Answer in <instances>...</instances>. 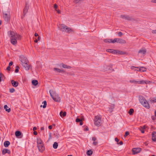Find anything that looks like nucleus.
<instances>
[{
	"label": "nucleus",
	"instance_id": "obj_1",
	"mask_svg": "<svg viewBox=\"0 0 156 156\" xmlns=\"http://www.w3.org/2000/svg\"><path fill=\"white\" fill-rule=\"evenodd\" d=\"M8 34L10 38L11 42L13 45H15L17 44V40H20L21 38V36L20 35H18L13 31H9Z\"/></svg>",
	"mask_w": 156,
	"mask_h": 156
},
{
	"label": "nucleus",
	"instance_id": "obj_2",
	"mask_svg": "<svg viewBox=\"0 0 156 156\" xmlns=\"http://www.w3.org/2000/svg\"><path fill=\"white\" fill-rule=\"evenodd\" d=\"M20 61L22 63V64L25 69L27 70H29L30 66L28 65V61L27 58L25 57L23 55L20 56Z\"/></svg>",
	"mask_w": 156,
	"mask_h": 156
},
{
	"label": "nucleus",
	"instance_id": "obj_3",
	"mask_svg": "<svg viewBox=\"0 0 156 156\" xmlns=\"http://www.w3.org/2000/svg\"><path fill=\"white\" fill-rule=\"evenodd\" d=\"M139 101L140 103L145 108L149 109L150 106L145 98L142 96H139Z\"/></svg>",
	"mask_w": 156,
	"mask_h": 156
},
{
	"label": "nucleus",
	"instance_id": "obj_4",
	"mask_svg": "<svg viewBox=\"0 0 156 156\" xmlns=\"http://www.w3.org/2000/svg\"><path fill=\"white\" fill-rule=\"evenodd\" d=\"M60 30L69 33L73 31L72 29L68 27L65 24H62L61 26Z\"/></svg>",
	"mask_w": 156,
	"mask_h": 156
},
{
	"label": "nucleus",
	"instance_id": "obj_5",
	"mask_svg": "<svg viewBox=\"0 0 156 156\" xmlns=\"http://www.w3.org/2000/svg\"><path fill=\"white\" fill-rule=\"evenodd\" d=\"M94 124L96 126H99L101 124V118L99 116L97 115L94 117Z\"/></svg>",
	"mask_w": 156,
	"mask_h": 156
},
{
	"label": "nucleus",
	"instance_id": "obj_6",
	"mask_svg": "<svg viewBox=\"0 0 156 156\" xmlns=\"http://www.w3.org/2000/svg\"><path fill=\"white\" fill-rule=\"evenodd\" d=\"M120 17L128 21H132L134 20L132 16L128 15H121L120 16Z\"/></svg>",
	"mask_w": 156,
	"mask_h": 156
},
{
	"label": "nucleus",
	"instance_id": "obj_7",
	"mask_svg": "<svg viewBox=\"0 0 156 156\" xmlns=\"http://www.w3.org/2000/svg\"><path fill=\"white\" fill-rule=\"evenodd\" d=\"M3 16L6 22H8L9 21H10V16L9 12H8V13L3 12Z\"/></svg>",
	"mask_w": 156,
	"mask_h": 156
},
{
	"label": "nucleus",
	"instance_id": "obj_8",
	"mask_svg": "<svg viewBox=\"0 0 156 156\" xmlns=\"http://www.w3.org/2000/svg\"><path fill=\"white\" fill-rule=\"evenodd\" d=\"M112 42L113 43L117 42L120 44H125L126 42V41L124 40L117 38H115L113 40H112Z\"/></svg>",
	"mask_w": 156,
	"mask_h": 156
},
{
	"label": "nucleus",
	"instance_id": "obj_9",
	"mask_svg": "<svg viewBox=\"0 0 156 156\" xmlns=\"http://www.w3.org/2000/svg\"><path fill=\"white\" fill-rule=\"evenodd\" d=\"M141 150V149L140 148H134L132 149V151L133 154H137L140 152Z\"/></svg>",
	"mask_w": 156,
	"mask_h": 156
},
{
	"label": "nucleus",
	"instance_id": "obj_10",
	"mask_svg": "<svg viewBox=\"0 0 156 156\" xmlns=\"http://www.w3.org/2000/svg\"><path fill=\"white\" fill-rule=\"evenodd\" d=\"M53 100L56 102H59L60 101L61 98L58 95L56 94H55V97L54 98H53Z\"/></svg>",
	"mask_w": 156,
	"mask_h": 156
},
{
	"label": "nucleus",
	"instance_id": "obj_11",
	"mask_svg": "<svg viewBox=\"0 0 156 156\" xmlns=\"http://www.w3.org/2000/svg\"><path fill=\"white\" fill-rule=\"evenodd\" d=\"M37 147L39 151L40 152H42L44 150V147L42 144L37 145Z\"/></svg>",
	"mask_w": 156,
	"mask_h": 156
},
{
	"label": "nucleus",
	"instance_id": "obj_12",
	"mask_svg": "<svg viewBox=\"0 0 156 156\" xmlns=\"http://www.w3.org/2000/svg\"><path fill=\"white\" fill-rule=\"evenodd\" d=\"M49 92L51 97L53 99L55 98V94H56V93L55 92H54L53 90H50Z\"/></svg>",
	"mask_w": 156,
	"mask_h": 156
},
{
	"label": "nucleus",
	"instance_id": "obj_13",
	"mask_svg": "<svg viewBox=\"0 0 156 156\" xmlns=\"http://www.w3.org/2000/svg\"><path fill=\"white\" fill-rule=\"evenodd\" d=\"M49 92L51 97L53 99L55 98V94H56V93L55 92H54L53 90H50Z\"/></svg>",
	"mask_w": 156,
	"mask_h": 156
},
{
	"label": "nucleus",
	"instance_id": "obj_14",
	"mask_svg": "<svg viewBox=\"0 0 156 156\" xmlns=\"http://www.w3.org/2000/svg\"><path fill=\"white\" fill-rule=\"evenodd\" d=\"M106 51L110 53L113 54H116V50L112 49H107Z\"/></svg>",
	"mask_w": 156,
	"mask_h": 156
},
{
	"label": "nucleus",
	"instance_id": "obj_15",
	"mask_svg": "<svg viewBox=\"0 0 156 156\" xmlns=\"http://www.w3.org/2000/svg\"><path fill=\"white\" fill-rule=\"evenodd\" d=\"M11 83H12V86L15 87H17L18 85V83L17 81H15L13 80H12L11 81Z\"/></svg>",
	"mask_w": 156,
	"mask_h": 156
},
{
	"label": "nucleus",
	"instance_id": "obj_16",
	"mask_svg": "<svg viewBox=\"0 0 156 156\" xmlns=\"http://www.w3.org/2000/svg\"><path fill=\"white\" fill-rule=\"evenodd\" d=\"M152 140L154 141H156V132L153 131L152 133Z\"/></svg>",
	"mask_w": 156,
	"mask_h": 156
},
{
	"label": "nucleus",
	"instance_id": "obj_17",
	"mask_svg": "<svg viewBox=\"0 0 156 156\" xmlns=\"http://www.w3.org/2000/svg\"><path fill=\"white\" fill-rule=\"evenodd\" d=\"M126 53L125 51H119L118 50H116V54L121 55H124L126 54Z\"/></svg>",
	"mask_w": 156,
	"mask_h": 156
},
{
	"label": "nucleus",
	"instance_id": "obj_18",
	"mask_svg": "<svg viewBox=\"0 0 156 156\" xmlns=\"http://www.w3.org/2000/svg\"><path fill=\"white\" fill-rule=\"evenodd\" d=\"M146 50L145 49H142L139 51L138 53L143 55H145L146 54Z\"/></svg>",
	"mask_w": 156,
	"mask_h": 156
},
{
	"label": "nucleus",
	"instance_id": "obj_19",
	"mask_svg": "<svg viewBox=\"0 0 156 156\" xmlns=\"http://www.w3.org/2000/svg\"><path fill=\"white\" fill-rule=\"evenodd\" d=\"M28 9L29 7L28 6H27V5L26 4L23 10V13L24 14V15H25L27 12Z\"/></svg>",
	"mask_w": 156,
	"mask_h": 156
},
{
	"label": "nucleus",
	"instance_id": "obj_20",
	"mask_svg": "<svg viewBox=\"0 0 156 156\" xmlns=\"http://www.w3.org/2000/svg\"><path fill=\"white\" fill-rule=\"evenodd\" d=\"M10 142L8 141H6L4 143V145L5 147H8L10 144Z\"/></svg>",
	"mask_w": 156,
	"mask_h": 156
},
{
	"label": "nucleus",
	"instance_id": "obj_21",
	"mask_svg": "<svg viewBox=\"0 0 156 156\" xmlns=\"http://www.w3.org/2000/svg\"><path fill=\"white\" fill-rule=\"evenodd\" d=\"M15 134L16 137H18L21 135L22 133L20 131H17L16 132Z\"/></svg>",
	"mask_w": 156,
	"mask_h": 156
},
{
	"label": "nucleus",
	"instance_id": "obj_22",
	"mask_svg": "<svg viewBox=\"0 0 156 156\" xmlns=\"http://www.w3.org/2000/svg\"><path fill=\"white\" fill-rule=\"evenodd\" d=\"M8 107L7 105H4V109L5 110V111L8 112H9L11 111V109L10 108L8 109Z\"/></svg>",
	"mask_w": 156,
	"mask_h": 156
},
{
	"label": "nucleus",
	"instance_id": "obj_23",
	"mask_svg": "<svg viewBox=\"0 0 156 156\" xmlns=\"http://www.w3.org/2000/svg\"><path fill=\"white\" fill-rule=\"evenodd\" d=\"M147 84V81L142 80L140 81H138V84Z\"/></svg>",
	"mask_w": 156,
	"mask_h": 156
},
{
	"label": "nucleus",
	"instance_id": "obj_24",
	"mask_svg": "<svg viewBox=\"0 0 156 156\" xmlns=\"http://www.w3.org/2000/svg\"><path fill=\"white\" fill-rule=\"evenodd\" d=\"M66 112H63L62 111H61L60 112V115L61 117H65L66 115Z\"/></svg>",
	"mask_w": 156,
	"mask_h": 156
},
{
	"label": "nucleus",
	"instance_id": "obj_25",
	"mask_svg": "<svg viewBox=\"0 0 156 156\" xmlns=\"http://www.w3.org/2000/svg\"><path fill=\"white\" fill-rule=\"evenodd\" d=\"M92 154L93 151L91 150H88L87 151L86 154L88 156H90Z\"/></svg>",
	"mask_w": 156,
	"mask_h": 156
},
{
	"label": "nucleus",
	"instance_id": "obj_26",
	"mask_svg": "<svg viewBox=\"0 0 156 156\" xmlns=\"http://www.w3.org/2000/svg\"><path fill=\"white\" fill-rule=\"evenodd\" d=\"M62 66L64 68L70 69L71 67L69 66H67L63 63L62 64Z\"/></svg>",
	"mask_w": 156,
	"mask_h": 156
},
{
	"label": "nucleus",
	"instance_id": "obj_27",
	"mask_svg": "<svg viewBox=\"0 0 156 156\" xmlns=\"http://www.w3.org/2000/svg\"><path fill=\"white\" fill-rule=\"evenodd\" d=\"M32 84L34 86H36L38 83V81L36 80H33L32 81Z\"/></svg>",
	"mask_w": 156,
	"mask_h": 156
},
{
	"label": "nucleus",
	"instance_id": "obj_28",
	"mask_svg": "<svg viewBox=\"0 0 156 156\" xmlns=\"http://www.w3.org/2000/svg\"><path fill=\"white\" fill-rule=\"evenodd\" d=\"M139 70L140 71L144 72L146 71V69L144 67H141L139 69Z\"/></svg>",
	"mask_w": 156,
	"mask_h": 156
},
{
	"label": "nucleus",
	"instance_id": "obj_29",
	"mask_svg": "<svg viewBox=\"0 0 156 156\" xmlns=\"http://www.w3.org/2000/svg\"><path fill=\"white\" fill-rule=\"evenodd\" d=\"M104 42L106 43H112V39H104Z\"/></svg>",
	"mask_w": 156,
	"mask_h": 156
},
{
	"label": "nucleus",
	"instance_id": "obj_30",
	"mask_svg": "<svg viewBox=\"0 0 156 156\" xmlns=\"http://www.w3.org/2000/svg\"><path fill=\"white\" fill-rule=\"evenodd\" d=\"M58 146V143L56 142H55L53 145V148L55 149H57V148Z\"/></svg>",
	"mask_w": 156,
	"mask_h": 156
},
{
	"label": "nucleus",
	"instance_id": "obj_31",
	"mask_svg": "<svg viewBox=\"0 0 156 156\" xmlns=\"http://www.w3.org/2000/svg\"><path fill=\"white\" fill-rule=\"evenodd\" d=\"M134 110L133 108H131L129 109V111L128 112V113L130 115H132L133 114V113L134 112Z\"/></svg>",
	"mask_w": 156,
	"mask_h": 156
},
{
	"label": "nucleus",
	"instance_id": "obj_32",
	"mask_svg": "<svg viewBox=\"0 0 156 156\" xmlns=\"http://www.w3.org/2000/svg\"><path fill=\"white\" fill-rule=\"evenodd\" d=\"M7 149L5 148L2 151V154L5 155L7 153Z\"/></svg>",
	"mask_w": 156,
	"mask_h": 156
},
{
	"label": "nucleus",
	"instance_id": "obj_33",
	"mask_svg": "<svg viewBox=\"0 0 156 156\" xmlns=\"http://www.w3.org/2000/svg\"><path fill=\"white\" fill-rule=\"evenodd\" d=\"M42 104H44V105L43 106V108H45L47 105V102L46 101H44L43 102Z\"/></svg>",
	"mask_w": 156,
	"mask_h": 156
},
{
	"label": "nucleus",
	"instance_id": "obj_34",
	"mask_svg": "<svg viewBox=\"0 0 156 156\" xmlns=\"http://www.w3.org/2000/svg\"><path fill=\"white\" fill-rule=\"evenodd\" d=\"M138 81H136L134 80H130L129 81V82L131 83H134L135 84L137 83L138 84Z\"/></svg>",
	"mask_w": 156,
	"mask_h": 156
},
{
	"label": "nucleus",
	"instance_id": "obj_35",
	"mask_svg": "<svg viewBox=\"0 0 156 156\" xmlns=\"http://www.w3.org/2000/svg\"><path fill=\"white\" fill-rule=\"evenodd\" d=\"M54 71H56L58 72L59 73H61V69H59L58 68H54Z\"/></svg>",
	"mask_w": 156,
	"mask_h": 156
},
{
	"label": "nucleus",
	"instance_id": "obj_36",
	"mask_svg": "<svg viewBox=\"0 0 156 156\" xmlns=\"http://www.w3.org/2000/svg\"><path fill=\"white\" fill-rule=\"evenodd\" d=\"M82 120V119H80L79 118L77 117L76 119V122H80Z\"/></svg>",
	"mask_w": 156,
	"mask_h": 156
},
{
	"label": "nucleus",
	"instance_id": "obj_37",
	"mask_svg": "<svg viewBox=\"0 0 156 156\" xmlns=\"http://www.w3.org/2000/svg\"><path fill=\"white\" fill-rule=\"evenodd\" d=\"M15 91V89L14 88H10L9 89V92L11 93H13Z\"/></svg>",
	"mask_w": 156,
	"mask_h": 156
},
{
	"label": "nucleus",
	"instance_id": "obj_38",
	"mask_svg": "<svg viewBox=\"0 0 156 156\" xmlns=\"http://www.w3.org/2000/svg\"><path fill=\"white\" fill-rule=\"evenodd\" d=\"M19 67L18 66H16V68L15 70V72L16 73H17L19 71Z\"/></svg>",
	"mask_w": 156,
	"mask_h": 156
},
{
	"label": "nucleus",
	"instance_id": "obj_39",
	"mask_svg": "<svg viewBox=\"0 0 156 156\" xmlns=\"http://www.w3.org/2000/svg\"><path fill=\"white\" fill-rule=\"evenodd\" d=\"M54 135L55 136V137H56L57 138H58L59 136H60V135L57 133H54Z\"/></svg>",
	"mask_w": 156,
	"mask_h": 156
},
{
	"label": "nucleus",
	"instance_id": "obj_40",
	"mask_svg": "<svg viewBox=\"0 0 156 156\" xmlns=\"http://www.w3.org/2000/svg\"><path fill=\"white\" fill-rule=\"evenodd\" d=\"M152 102L155 103L156 102V97L153 98L151 100Z\"/></svg>",
	"mask_w": 156,
	"mask_h": 156
},
{
	"label": "nucleus",
	"instance_id": "obj_41",
	"mask_svg": "<svg viewBox=\"0 0 156 156\" xmlns=\"http://www.w3.org/2000/svg\"><path fill=\"white\" fill-rule=\"evenodd\" d=\"M139 67H135L134 66H132L131 67V69H134L135 70H136V69H136V68L139 69Z\"/></svg>",
	"mask_w": 156,
	"mask_h": 156
},
{
	"label": "nucleus",
	"instance_id": "obj_42",
	"mask_svg": "<svg viewBox=\"0 0 156 156\" xmlns=\"http://www.w3.org/2000/svg\"><path fill=\"white\" fill-rule=\"evenodd\" d=\"M42 143V141L41 139L38 140L37 141V145L41 144Z\"/></svg>",
	"mask_w": 156,
	"mask_h": 156
},
{
	"label": "nucleus",
	"instance_id": "obj_43",
	"mask_svg": "<svg viewBox=\"0 0 156 156\" xmlns=\"http://www.w3.org/2000/svg\"><path fill=\"white\" fill-rule=\"evenodd\" d=\"M129 132L127 131H126L125 133V134L124 135V137H126V136H127L129 134Z\"/></svg>",
	"mask_w": 156,
	"mask_h": 156
},
{
	"label": "nucleus",
	"instance_id": "obj_44",
	"mask_svg": "<svg viewBox=\"0 0 156 156\" xmlns=\"http://www.w3.org/2000/svg\"><path fill=\"white\" fill-rule=\"evenodd\" d=\"M58 6L57 4H55L54 5V9H55V10L58 9Z\"/></svg>",
	"mask_w": 156,
	"mask_h": 156
},
{
	"label": "nucleus",
	"instance_id": "obj_45",
	"mask_svg": "<svg viewBox=\"0 0 156 156\" xmlns=\"http://www.w3.org/2000/svg\"><path fill=\"white\" fill-rule=\"evenodd\" d=\"M118 34L119 36L121 37L122 35L123 34L122 32H119L118 33Z\"/></svg>",
	"mask_w": 156,
	"mask_h": 156
},
{
	"label": "nucleus",
	"instance_id": "obj_46",
	"mask_svg": "<svg viewBox=\"0 0 156 156\" xmlns=\"http://www.w3.org/2000/svg\"><path fill=\"white\" fill-rule=\"evenodd\" d=\"M58 13V14H60L61 13V11L58 9H56V10H55Z\"/></svg>",
	"mask_w": 156,
	"mask_h": 156
},
{
	"label": "nucleus",
	"instance_id": "obj_47",
	"mask_svg": "<svg viewBox=\"0 0 156 156\" xmlns=\"http://www.w3.org/2000/svg\"><path fill=\"white\" fill-rule=\"evenodd\" d=\"M51 133H49V137L48 140H50V139H51Z\"/></svg>",
	"mask_w": 156,
	"mask_h": 156
},
{
	"label": "nucleus",
	"instance_id": "obj_48",
	"mask_svg": "<svg viewBox=\"0 0 156 156\" xmlns=\"http://www.w3.org/2000/svg\"><path fill=\"white\" fill-rule=\"evenodd\" d=\"M13 64V62H10L9 63V66H11L12 64Z\"/></svg>",
	"mask_w": 156,
	"mask_h": 156
},
{
	"label": "nucleus",
	"instance_id": "obj_49",
	"mask_svg": "<svg viewBox=\"0 0 156 156\" xmlns=\"http://www.w3.org/2000/svg\"><path fill=\"white\" fill-rule=\"evenodd\" d=\"M92 140L95 141L96 140V138L95 137H93L92 138Z\"/></svg>",
	"mask_w": 156,
	"mask_h": 156
},
{
	"label": "nucleus",
	"instance_id": "obj_50",
	"mask_svg": "<svg viewBox=\"0 0 156 156\" xmlns=\"http://www.w3.org/2000/svg\"><path fill=\"white\" fill-rule=\"evenodd\" d=\"M11 69V67H10V66H9L7 67V69H6L8 70V71H9L10 70V69Z\"/></svg>",
	"mask_w": 156,
	"mask_h": 156
},
{
	"label": "nucleus",
	"instance_id": "obj_51",
	"mask_svg": "<svg viewBox=\"0 0 156 156\" xmlns=\"http://www.w3.org/2000/svg\"><path fill=\"white\" fill-rule=\"evenodd\" d=\"M98 144V142H97V141H94L93 143V144L94 145H96Z\"/></svg>",
	"mask_w": 156,
	"mask_h": 156
},
{
	"label": "nucleus",
	"instance_id": "obj_52",
	"mask_svg": "<svg viewBox=\"0 0 156 156\" xmlns=\"http://www.w3.org/2000/svg\"><path fill=\"white\" fill-rule=\"evenodd\" d=\"M48 128L50 129H51L52 128V126L51 125H50L48 126Z\"/></svg>",
	"mask_w": 156,
	"mask_h": 156
},
{
	"label": "nucleus",
	"instance_id": "obj_53",
	"mask_svg": "<svg viewBox=\"0 0 156 156\" xmlns=\"http://www.w3.org/2000/svg\"><path fill=\"white\" fill-rule=\"evenodd\" d=\"M152 33L153 34H156V30H153Z\"/></svg>",
	"mask_w": 156,
	"mask_h": 156
},
{
	"label": "nucleus",
	"instance_id": "obj_54",
	"mask_svg": "<svg viewBox=\"0 0 156 156\" xmlns=\"http://www.w3.org/2000/svg\"><path fill=\"white\" fill-rule=\"evenodd\" d=\"M33 133L34 135H37V132L36 131H34Z\"/></svg>",
	"mask_w": 156,
	"mask_h": 156
},
{
	"label": "nucleus",
	"instance_id": "obj_55",
	"mask_svg": "<svg viewBox=\"0 0 156 156\" xmlns=\"http://www.w3.org/2000/svg\"><path fill=\"white\" fill-rule=\"evenodd\" d=\"M151 119L153 120H154L155 119V118L154 116H151Z\"/></svg>",
	"mask_w": 156,
	"mask_h": 156
},
{
	"label": "nucleus",
	"instance_id": "obj_56",
	"mask_svg": "<svg viewBox=\"0 0 156 156\" xmlns=\"http://www.w3.org/2000/svg\"><path fill=\"white\" fill-rule=\"evenodd\" d=\"M115 140L116 141L118 142L119 141V140L116 137L115 138Z\"/></svg>",
	"mask_w": 156,
	"mask_h": 156
},
{
	"label": "nucleus",
	"instance_id": "obj_57",
	"mask_svg": "<svg viewBox=\"0 0 156 156\" xmlns=\"http://www.w3.org/2000/svg\"><path fill=\"white\" fill-rule=\"evenodd\" d=\"M83 124V120H82L80 122V125L81 126Z\"/></svg>",
	"mask_w": 156,
	"mask_h": 156
},
{
	"label": "nucleus",
	"instance_id": "obj_58",
	"mask_svg": "<svg viewBox=\"0 0 156 156\" xmlns=\"http://www.w3.org/2000/svg\"><path fill=\"white\" fill-rule=\"evenodd\" d=\"M0 76L5 77V76L1 73H0Z\"/></svg>",
	"mask_w": 156,
	"mask_h": 156
},
{
	"label": "nucleus",
	"instance_id": "obj_59",
	"mask_svg": "<svg viewBox=\"0 0 156 156\" xmlns=\"http://www.w3.org/2000/svg\"><path fill=\"white\" fill-rule=\"evenodd\" d=\"M37 128L36 127H34L33 128V130L34 131H35L37 129Z\"/></svg>",
	"mask_w": 156,
	"mask_h": 156
},
{
	"label": "nucleus",
	"instance_id": "obj_60",
	"mask_svg": "<svg viewBox=\"0 0 156 156\" xmlns=\"http://www.w3.org/2000/svg\"><path fill=\"white\" fill-rule=\"evenodd\" d=\"M7 153L8 154H10V151L9 150L7 149Z\"/></svg>",
	"mask_w": 156,
	"mask_h": 156
},
{
	"label": "nucleus",
	"instance_id": "obj_61",
	"mask_svg": "<svg viewBox=\"0 0 156 156\" xmlns=\"http://www.w3.org/2000/svg\"><path fill=\"white\" fill-rule=\"evenodd\" d=\"M119 144H120L121 145H122L123 144V142L122 141H121L119 142Z\"/></svg>",
	"mask_w": 156,
	"mask_h": 156
},
{
	"label": "nucleus",
	"instance_id": "obj_62",
	"mask_svg": "<svg viewBox=\"0 0 156 156\" xmlns=\"http://www.w3.org/2000/svg\"><path fill=\"white\" fill-rule=\"evenodd\" d=\"M140 131L142 133H144V129L140 130Z\"/></svg>",
	"mask_w": 156,
	"mask_h": 156
},
{
	"label": "nucleus",
	"instance_id": "obj_63",
	"mask_svg": "<svg viewBox=\"0 0 156 156\" xmlns=\"http://www.w3.org/2000/svg\"><path fill=\"white\" fill-rule=\"evenodd\" d=\"M151 2H152L156 3V0H152Z\"/></svg>",
	"mask_w": 156,
	"mask_h": 156
},
{
	"label": "nucleus",
	"instance_id": "obj_64",
	"mask_svg": "<svg viewBox=\"0 0 156 156\" xmlns=\"http://www.w3.org/2000/svg\"><path fill=\"white\" fill-rule=\"evenodd\" d=\"M35 36L36 37L38 36V35L37 33H35L34 34Z\"/></svg>",
	"mask_w": 156,
	"mask_h": 156
}]
</instances>
